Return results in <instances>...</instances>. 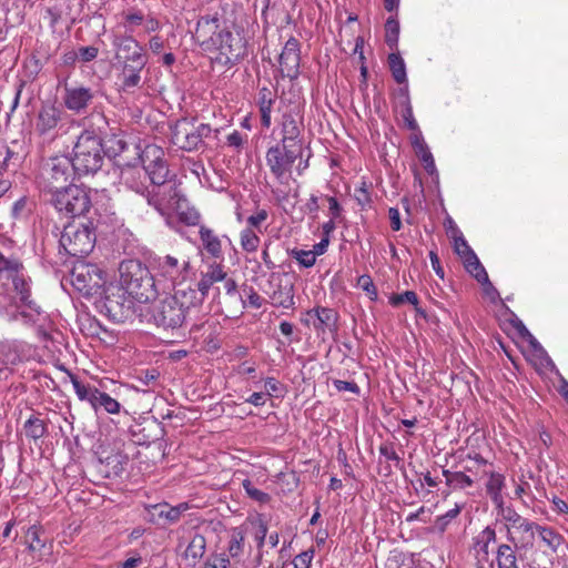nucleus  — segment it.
<instances>
[{
  "instance_id": "nucleus-1",
  "label": "nucleus",
  "mask_w": 568,
  "mask_h": 568,
  "mask_svg": "<svg viewBox=\"0 0 568 568\" xmlns=\"http://www.w3.org/2000/svg\"><path fill=\"white\" fill-rule=\"evenodd\" d=\"M18 314L26 322L36 323L42 312L31 298V280L18 258L6 257L0 252V315L16 320Z\"/></svg>"
},
{
  "instance_id": "nucleus-2",
  "label": "nucleus",
  "mask_w": 568,
  "mask_h": 568,
  "mask_svg": "<svg viewBox=\"0 0 568 568\" xmlns=\"http://www.w3.org/2000/svg\"><path fill=\"white\" fill-rule=\"evenodd\" d=\"M194 39L204 51L217 52L215 61L224 67H233L246 53L243 38L220 29L216 17H202L196 23Z\"/></svg>"
},
{
  "instance_id": "nucleus-3",
  "label": "nucleus",
  "mask_w": 568,
  "mask_h": 568,
  "mask_svg": "<svg viewBox=\"0 0 568 568\" xmlns=\"http://www.w3.org/2000/svg\"><path fill=\"white\" fill-rule=\"evenodd\" d=\"M200 304L201 300L192 286H180L174 294L158 298L141 308V316L159 328L174 331L184 324L189 310Z\"/></svg>"
},
{
  "instance_id": "nucleus-4",
  "label": "nucleus",
  "mask_w": 568,
  "mask_h": 568,
  "mask_svg": "<svg viewBox=\"0 0 568 568\" xmlns=\"http://www.w3.org/2000/svg\"><path fill=\"white\" fill-rule=\"evenodd\" d=\"M144 161L149 172V185L144 195L146 203L164 215L170 210L179 195L176 183L169 179V168L164 159V151L158 145L144 148Z\"/></svg>"
},
{
  "instance_id": "nucleus-5",
  "label": "nucleus",
  "mask_w": 568,
  "mask_h": 568,
  "mask_svg": "<svg viewBox=\"0 0 568 568\" xmlns=\"http://www.w3.org/2000/svg\"><path fill=\"white\" fill-rule=\"evenodd\" d=\"M112 45L116 49V59L121 63V88L129 91L140 87L141 73L148 63L144 48L132 36L114 34Z\"/></svg>"
},
{
  "instance_id": "nucleus-6",
  "label": "nucleus",
  "mask_w": 568,
  "mask_h": 568,
  "mask_svg": "<svg viewBox=\"0 0 568 568\" xmlns=\"http://www.w3.org/2000/svg\"><path fill=\"white\" fill-rule=\"evenodd\" d=\"M120 288L129 297L146 303L156 294L154 277L149 268L139 260H126L119 266Z\"/></svg>"
},
{
  "instance_id": "nucleus-7",
  "label": "nucleus",
  "mask_w": 568,
  "mask_h": 568,
  "mask_svg": "<svg viewBox=\"0 0 568 568\" xmlns=\"http://www.w3.org/2000/svg\"><path fill=\"white\" fill-rule=\"evenodd\" d=\"M104 159L101 138L93 131H83L73 146V171L78 175L95 174L102 168Z\"/></svg>"
},
{
  "instance_id": "nucleus-8",
  "label": "nucleus",
  "mask_w": 568,
  "mask_h": 568,
  "mask_svg": "<svg viewBox=\"0 0 568 568\" xmlns=\"http://www.w3.org/2000/svg\"><path fill=\"white\" fill-rule=\"evenodd\" d=\"M95 241L97 236L92 222H72L64 226L59 244L68 255L81 258L92 252Z\"/></svg>"
},
{
  "instance_id": "nucleus-9",
  "label": "nucleus",
  "mask_w": 568,
  "mask_h": 568,
  "mask_svg": "<svg viewBox=\"0 0 568 568\" xmlns=\"http://www.w3.org/2000/svg\"><path fill=\"white\" fill-rule=\"evenodd\" d=\"M50 202L55 210L67 217L84 215L92 206L90 190L70 184L52 193Z\"/></svg>"
},
{
  "instance_id": "nucleus-10",
  "label": "nucleus",
  "mask_w": 568,
  "mask_h": 568,
  "mask_svg": "<svg viewBox=\"0 0 568 568\" xmlns=\"http://www.w3.org/2000/svg\"><path fill=\"white\" fill-rule=\"evenodd\" d=\"M105 283V274L95 264L81 261L75 263L71 271L72 286L85 297H101Z\"/></svg>"
},
{
  "instance_id": "nucleus-11",
  "label": "nucleus",
  "mask_w": 568,
  "mask_h": 568,
  "mask_svg": "<svg viewBox=\"0 0 568 568\" xmlns=\"http://www.w3.org/2000/svg\"><path fill=\"white\" fill-rule=\"evenodd\" d=\"M70 121L68 114L54 104H44L36 119L34 132L45 141H53L67 132L64 125Z\"/></svg>"
},
{
  "instance_id": "nucleus-12",
  "label": "nucleus",
  "mask_w": 568,
  "mask_h": 568,
  "mask_svg": "<svg viewBox=\"0 0 568 568\" xmlns=\"http://www.w3.org/2000/svg\"><path fill=\"white\" fill-rule=\"evenodd\" d=\"M73 171L72 160L68 156H54L47 161L41 171V183L51 194L67 187Z\"/></svg>"
},
{
  "instance_id": "nucleus-13",
  "label": "nucleus",
  "mask_w": 568,
  "mask_h": 568,
  "mask_svg": "<svg viewBox=\"0 0 568 568\" xmlns=\"http://www.w3.org/2000/svg\"><path fill=\"white\" fill-rule=\"evenodd\" d=\"M303 151L285 144L276 143L266 151L265 160L271 173L277 181L283 182L291 173L297 159H302Z\"/></svg>"
},
{
  "instance_id": "nucleus-14",
  "label": "nucleus",
  "mask_w": 568,
  "mask_h": 568,
  "mask_svg": "<svg viewBox=\"0 0 568 568\" xmlns=\"http://www.w3.org/2000/svg\"><path fill=\"white\" fill-rule=\"evenodd\" d=\"M496 541V530L491 526L485 527L473 538L471 551L476 568H491V560L496 554L494 550Z\"/></svg>"
},
{
  "instance_id": "nucleus-15",
  "label": "nucleus",
  "mask_w": 568,
  "mask_h": 568,
  "mask_svg": "<svg viewBox=\"0 0 568 568\" xmlns=\"http://www.w3.org/2000/svg\"><path fill=\"white\" fill-rule=\"evenodd\" d=\"M63 91L62 101L64 106L75 114L85 113L97 97L94 89L83 84L65 83Z\"/></svg>"
},
{
  "instance_id": "nucleus-16",
  "label": "nucleus",
  "mask_w": 568,
  "mask_h": 568,
  "mask_svg": "<svg viewBox=\"0 0 568 568\" xmlns=\"http://www.w3.org/2000/svg\"><path fill=\"white\" fill-rule=\"evenodd\" d=\"M189 267L186 258L180 260L173 255L159 256L154 260L156 276L170 282L173 286L181 284Z\"/></svg>"
},
{
  "instance_id": "nucleus-17",
  "label": "nucleus",
  "mask_w": 568,
  "mask_h": 568,
  "mask_svg": "<svg viewBox=\"0 0 568 568\" xmlns=\"http://www.w3.org/2000/svg\"><path fill=\"white\" fill-rule=\"evenodd\" d=\"M144 150L141 152L139 159L141 165L139 164H128L121 170V183L128 189L132 190L136 194H140L144 197L149 185L146 184V180L149 179V172L146 171V162L143 159Z\"/></svg>"
},
{
  "instance_id": "nucleus-18",
  "label": "nucleus",
  "mask_w": 568,
  "mask_h": 568,
  "mask_svg": "<svg viewBox=\"0 0 568 568\" xmlns=\"http://www.w3.org/2000/svg\"><path fill=\"white\" fill-rule=\"evenodd\" d=\"M300 42L297 39L291 37L281 54H280V65H281V73L283 77H287L291 80H294L300 74Z\"/></svg>"
},
{
  "instance_id": "nucleus-19",
  "label": "nucleus",
  "mask_w": 568,
  "mask_h": 568,
  "mask_svg": "<svg viewBox=\"0 0 568 568\" xmlns=\"http://www.w3.org/2000/svg\"><path fill=\"white\" fill-rule=\"evenodd\" d=\"M302 130L303 123L297 114L292 112L284 113L281 122L282 139L278 143L304 151L303 140L301 138Z\"/></svg>"
},
{
  "instance_id": "nucleus-20",
  "label": "nucleus",
  "mask_w": 568,
  "mask_h": 568,
  "mask_svg": "<svg viewBox=\"0 0 568 568\" xmlns=\"http://www.w3.org/2000/svg\"><path fill=\"white\" fill-rule=\"evenodd\" d=\"M173 144L185 151H194L201 146L195 125L186 120L179 121L171 135Z\"/></svg>"
},
{
  "instance_id": "nucleus-21",
  "label": "nucleus",
  "mask_w": 568,
  "mask_h": 568,
  "mask_svg": "<svg viewBox=\"0 0 568 568\" xmlns=\"http://www.w3.org/2000/svg\"><path fill=\"white\" fill-rule=\"evenodd\" d=\"M28 344L21 341L0 342V365L8 367L13 374V366L20 363L28 352Z\"/></svg>"
},
{
  "instance_id": "nucleus-22",
  "label": "nucleus",
  "mask_w": 568,
  "mask_h": 568,
  "mask_svg": "<svg viewBox=\"0 0 568 568\" xmlns=\"http://www.w3.org/2000/svg\"><path fill=\"white\" fill-rule=\"evenodd\" d=\"M305 315L314 318L312 326L318 333H334L337 331L338 313L333 308L316 306L306 311Z\"/></svg>"
},
{
  "instance_id": "nucleus-23",
  "label": "nucleus",
  "mask_w": 568,
  "mask_h": 568,
  "mask_svg": "<svg viewBox=\"0 0 568 568\" xmlns=\"http://www.w3.org/2000/svg\"><path fill=\"white\" fill-rule=\"evenodd\" d=\"M494 508L497 518L505 525L507 541L518 547L517 537L514 535L513 529L524 517L511 505L506 504V501Z\"/></svg>"
},
{
  "instance_id": "nucleus-24",
  "label": "nucleus",
  "mask_w": 568,
  "mask_h": 568,
  "mask_svg": "<svg viewBox=\"0 0 568 568\" xmlns=\"http://www.w3.org/2000/svg\"><path fill=\"white\" fill-rule=\"evenodd\" d=\"M23 544L27 549L33 555L37 560H42L43 549L45 548L47 540L44 538V530L40 525H32L24 531Z\"/></svg>"
},
{
  "instance_id": "nucleus-25",
  "label": "nucleus",
  "mask_w": 568,
  "mask_h": 568,
  "mask_svg": "<svg viewBox=\"0 0 568 568\" xmlns=\"http://www.w3.org/2000/svg\"><path fill=\"white\" fill-rule=\"evenodd\" d=\"M24 436L36 444L48 435V424L41 413L31 414L23 423Z\"/></svg>"
},
{
  "instance_id": "nucleus-26",
  "label": "nucleus",
  "mask_w": 568,
  "mask_h": 568,
  "mask_svg": "<svg viewBox=\"0 0 568 568\" xmlns=\"http://www.w3.org/2000/svg\"><path fill=\"white\" fill-rule=\"evenodd\" d=\"M199 235L204 252L214 260H223L222 242L215 232L205 225H201Z\"/></svg>"
},
{
  "instance_id": "nucleus-27",
  "label": "nucleus",
  "mask_w": 568,
  "mask_h": 568,
  "mask_svg": "<svg viewBox=\"0 0 568 568\" xmlns=\"http://www.w3.org/2000/svg\"><path fill=\"white\" fill-rule=\"evenodd\" d=\"M488 476V480L485 485L486 493L490 498L494 507L505 503L503 490L506 486V478L503 474L497 471H484Z\"/></svg>"
},
{
  "instance_id": "nucleus-28",
  "label": "nucleus",
  "mask_w": 568,
  "mask_h": 568,
  "mask_svg": "<svg viewBox=\"0 0 568 568\" xmlns=\"http://www.w3.org/2000/svg\"><path fill=\"white\" fill-rule=\"evenodd\" d=\"M276 101V94L268 88L263 87L258 90L257 105L261 114L262 126L268 129L272 124V111Z\"/></svg>"
},
{
  "instance_id": "nucleus-29",
  "label": "nucleus",
  "mask_w": 568,
  "mask_h": 568,
  "mask_svg": "<svg viewBox=\"0 0 568 568\" xmlns=\"http://www.w3.org/2000/svg\"><path fill=\"white\" fill-rule=\"evenodd\" d=\"M518 549L510 542L500 544L496 548L495 557H493L491 568H518L516 557Z\"/></svg>"
},
{
  "instance_id": "nucleus-30",
  "label": "nucleus",
  "mask_w": 568,
  "mask_h": 568,
  "mask_svg": "<svg viewBox=\"0 0 568 568\" xmlns=\"http://www.w3.org/2000/svg\"><path fill=\"white\" fill-rule=\"evenodd\" d=\"M270 300L273 306L282 308H294V286L291 283H280L271 293Z\"/></svg>"
},
{
  "instance_id": "nucleus-31",
  "label": "nucleus",
  "mask_w": 568,
  "mask_h": 568,
  "mask_svg": "<svg viewBox=\"0 0 568 568\" xmlns=\"http://www.w3.org/2000/svg\"><path fill=\"white\" fill-rule=\"evenodd\" d=\"M537 527L538 524L528 520L525 517L521 518V520L514 527V529H517L518 531L521 532V536L517 538V548H527L534 545Z\"/></svg>"
},
{
  "instance_id": "nucleus-32",
  "label": "nucleus",
  "mask_w": 568,
  "mask_h": 568,
  "mask_svg": "<svg viewBox=\"0 0 568 568\" xmlns=\"http://www.w3.org/2000/svg\"><path fill=\"white\" fill-rule=\"evenodd\" d=\"M465 270L474 276L480 284H488L490 286V282L488 278V274L477 257L476 253H470L469 256L463 260Z\"/></svg>"
},
{
  "instance_id": "nucleus-33",
  "label": "nucleus",
  "mask_w": 568,
  "mask_h": 568,
  "mask_svg": "<svg viewBox=\"0 0 568 568\" xmlns=\"http://www.w3.org/2000/svg\"><path fill=\"white\" fill-rule=\"evenodd\" d=\"M131 305L121 304L114 296L106 295L103 308L105 313L115 322H122L130 314Z\"/></svg>"
},
{
  "instance_id": "nucleus-34",
  "label": "nucleus",
  "mask_w": 568,
  "mask_h": 568,
  "mask_svg": "<svg viewBox=\"0 0 568 568\" xmlns=\"http://www.w3.org/2000/svg\"><path fill=\"white\" fill-rule=\"evenodd\" d=\"M92 408L95 413L104 410L108 414H119L121 410V404L109 394L98 390L97 399L92 404Z\"/></svg>"
},
{
  "instance_id": "nucleus-35",
  "label": "nucleus",
  "mask_w": 568,
  "mask_h": 568,
  "mask_svg": "<svg viewBox=\"0 0 568 568\" xmlns=\"http://www.w3.org/2000/svg\"><path fill=\"white\" fill-rule=\"evenodd\" d=\"M413 145H414L417 156L424 163L425 171L429 175L435 174L437 171H436L434 156H433L432 152L429 151V148L427 146L425 141L423 139L416 138Z\"/></svg>"
},
{
  "instance_id": "nucleus-36",
  "label": "nucleus",
  "mask_w": 568,
  "mask_h": 568,
  "mask_svg": "<svg viewBox=\"0 0 568 568\" xmlns=\"http://www.w3.org/2000/svg\"><path fill=\"white\" fill-rule=\"evenodd\" d=\"M70 378L78 398L82 402H88L92 406L99 389L90 384L80 382L74 375H71Z\"/></svg>"
},
{
  "instance_id": "nucleus-37",
  "label": "nucleus",
  "mask_w": 568,
  "mask_h": 568,
  "mask_svg": "<svg viewBox=\"0 0 568 568\" xmlns=\"http://www.w3.org/2000/svg\"><path fill=\"white\" fill-rule=\"evenodd\" d=\"M388 64L394 80L399 84L406 83V65L397 50L388 55Z\"/></svg>"
},
{
  "instance_id": "nucleus-38",
  "label": "nucleus",
  "mask_w": 568,
  "mask_h": 568,
  "mask_svg": "<svg viewBox=\"0 0 568 568\" xmlns=\"http://www.w3.org/2000/svg\"><path fill=\"white\" fill-rule=\"evenodd\" d=\"M19 155L11 151L8 145L0 143V176L4 172L14 171L19 165Z\"/></svg>"
},
{
  "instance_id": "nucleus-39",
  "label": "nucleus",
  "mask_w": 568,
  "mask_h": 568,
  "mask_svg": "<svg viewBox=\"0 0 568 568\" xmlns=\"http://www.w3.org/2000/svg\"><path fill=\"white\" fill-rule=\"evenodd\" d=\"M536 532L539 535L541 541L552 551H556L564 542L562 536L550 527L538 525Z\"/></svg>"
},
{
  "instance_id": "nucleus-40",
  "label": "nucleus",
  "mask_w": 568,
  "mask_h": 568,
  "mask_svg": "<svg viewBox=\"0 0 568 568\" xmlns=\"http://www.w3.org/2000/svg\"><path fill=\"white\" fill-rule=\"evenodd\" d=\"M399 22L396 17H389L385 23V42L392 51L398 50Z\"/></svg>"
},
{
  "instance_id": "nucleus-41",
  "label": "nucleus",
  "mask_w": 568,
  "mask_h": 568,
  "mask_svg": "<svg viewBox=\"0 0 568 568\" xmlns=\"http://www.w3.org/2000/svg\"><path fill=\"white\" fill-rule=\"evenodd\" d=\"M245 536L241 528H234L231 532L227 551L230 557L239 558L243 554Z\"/></svg>"
},
{
  "instance_id": "nucleus-42",
  "label": "nucleus",
  "mask_w": 568,
  "mask_h": 568,
  "mask_svg": "<svg viewBox=\"0 0 568 568\" xmlns=\"http://www.w3.org/2000/svg\"><path fill=\"white\" fill-rule=\"evenodd\" d=\"M465 503H456L455 507L447 510L444 515L437 516L435 519V528L439 532L446 531L449 524L462 513L465 508Z\"/></svg>"
},
{
  "instance_id": "nucleus-43",
  "label": "nucleus",
  "mask_w": 568,
  "mask_h": 568,
  "mask_svg": "<svg viewBox=\"0 0 568 568\" xmlns=\"http://www.w3.org/2000/svg\"><path fill=\"white\" fill-rule=\"evenodd\" d=\"M206 549V540L204 536L195 534L185 549V557L197 560L203 557Z\"/></svg>"
},
{
  "instance_id": "nucleus-44",
  "label": "nucleus",
  "mask_w": 568,
  "mask_h": 568,
  "mask_svg": "<svg viewBox=\"0 0 568 568\" xmlns=\"http://www.w3.org/2000/svg\"><path fill=\"white\" fill-rule=\"evenodd\" d=\"M240 241L242 248L247 253L256 252L261 243L260 236L251 227L242 230Z\"/></svg>"
},
{
  "instance_id": "nucleus-45",
  "label": "nucleus",
  "mask_w": 568,
  "mask_h": 568,
  "mask_svg": "<svg viewBox=\"0 0 568 568\" xmlns=\"http://www.w3.org/2000/svg\"><path fill=\"white\" fill-rule=\"evenodd\" d=\"M242 486L251 499H253L260 504H267L271 500V496L267 493H264V491L257 489L256 487H254L251 480L245 479L242 483Z\"/></svg>"
},
{
  "instance_id": "nucleus-46",
  "label": "nucleus",
  "mask_w": 568,
  "mask_h": 568,
  "mask_svg": "<svg viewBox=\"0 0 568 568\" xmlns=\"http://www.w3.org/2000/svg\"><path fill=\"white\" fill-rule=\"evenodd\" d=\"M290 255L295 258L298 264L303 267H312L315 262H316V256L314 255V253L311 251H304V250H297V248H293L292 251H290Z\"/></svg>"
},
{
  "instance_id": "nucleus-47",
  "label": "nucleus",
  "mask_w": 568,
  "mask_h": 568,
  "mask_svg": "<svg viewBox=\"0 0 568 568\" xmlns=\"http://www.w3.org/2000/svg\"><path fill=\"white\" fill-rule=\"evenodd\" d=\"M354 199L363 209L371 205L372 197L369 193V185L365 181H362L361 184L355 187Z\"/></svg>"
},
{
  "instance_id": "nucleus-48",
  "label": "nucleus",
  "mask_w": 568,
  "mask_h": 568,
  "mask_svg": "<svg viewBox=\"0 0 568 568\" xmlns=\"http://www.w3.org/2000/svg\"><path fill=\"white\" fill-rule=\"evenodd\" d=\"M473 485L474 480L464 471H455V475H453L452 479L449 480V487L453 489H465L471 487Z\"/></svg>"
},
{
  "instance_id": "nucleus-49",
  "label": "nucleus",
  "mask_w": 568,
  "mask_h": 568,
  "mask_svg": "<svg viewBox=\"0 0 568 568\" xmlns=\"http://www.w3.org/2000/svg\"><path fill=\"white\" fill-rule=\"evenodd\" d=\"M454 251L462 260L475 253L462 234L454 237Z\"/></svg>"
},
{
  "instance_id": "nucleus-50",
  "label": "nucleus",
  "mask_w": 568,
  "mask_h": 568,
  "mask_svg": "<svg viewBox=\"0 0 568 568\" xmlns=\"http://www.w3.org/2000/svg\"><path fill=\"white\" fill-rule=\"evenodd\" d=\"M405 302L416 306L418 304V297L416 293L413 291H406L403 294H395L389 298V303L393 306H398Z\"/></svg>"
},
{
  "instance_id": "nucleus-51",
  "label": "nucleus",
  "mask_w": 568,
  "mask_h": 568,
  "mask_svg": "<svg viewBox=\"0 0 568 568\" xmlns=\"http://www.w3.org/2000/svg\"><path fill=\"white\" fill-rule=\"evenodd\" d=\"M357 286L365 291L367 294H369L371 300L377 298V290L369 275H361L357 280Z\"/></svg>"
},
{
  "instance_id": "nucleus-52",
  "label": "nucleus",
  "mask_w": 568,
  "mask_h": 568,
  "mask_svg": "<svg viewBox=\"0 0 568 568\" xmlns=\"http://www.w3.org/2000/svg\"><path fill=\"white\" fill-rule=\"evenodd\" d=\"M230 558L225 554H215L207 558L204 568H229Z\"/></svg>"
},
{
  "instance_id": "nucleus-53",
  "label": "nucleus",
  "mask_w": 568,
  "mask_h": 568,
  "mask_svg": "<svg viewBox=\"0 0 568 568\" xmlns=\"http://www.w3.org/2000/svg\"><path fill=\"white\" fill-rule=\"evenodd\" d=\"M180 220L185 223L186 225H197L201 220V215L194 207L187 209L185 211L179 212Z\"/></svg>"
},
{
  "instance_id": "nucleus-54",
  "label": "nucleus",
  "mask_w": 568,
  "mask_h": 568,
  "mask_svg": "<svg viewBox=\"0 0 568 568\" xmlns=\"http://www.w3.org/2000/svg\"><path fill=\"white\" fill-rule=\"evenodd\" d=\"M268 213L266 210H258L255 214L247 217V227L256 229L261 232V225L267 220Z\"/></svg>"
},
{
  "instance_id": "nucleus-55",
  "label": "nucleus",
  "mask_w": 568,
  "mask_h": 568,
  "mask_svg": "<svg viewBox=\"0 0 568 568\" xmlns=\"http://www.w3.org/2000/svg\"><path fill=\"white\" fill-rule=\"evenodd\" d=\"M265 393L268 397H272L274 394L283 393L284 386L277 381L275 377H266L263 379Z\"/></svg>"
},
{
  "instance_id": "nucleus-56",
  "label": "nucleus",
  "mask_w": 568,
  "mask_h": 568,
  "mask_svg": "<svg viewBox=\"0 0 568 568\" xmlns=\"http://www.w3.org/2000/svg\"><path fill=\"white\" fill-rule=\"evenodd\" d=\"M213 284L214 283L205 274H202L200 281L196 284V288H194L197 293V298L201 300V303L207 296L209 291Z\"/></svg>"
},
{
  "instance_id": "nucleus-57",
  "label": "nucleus",
  "mask_w": 568,
  "mask_h": 568,
  "mask_svg": "<svg viewBox=\"0 0 568 568\" xmlns=\"http://www.w3.org/2000/svg\"><path fill=\"white\" fill-rule=\"evenodd\" d=\"M159 517L174 524L180 520L179 509H175L174 506L163 505L159 511Z\"/></svg>"
},
{
  "instance_id": "nucleus-58",
  "label": "nucleus",
  "mask_w": 568,
  "mask_h": 568,
  "mask_svg": "<svg viewBox=\"0 0 568 568\" xmlns=\"http://www.w3.org/2000/svg\"><path fill=\"white\" fill-rule=\"evenodd\" d=\"M213 283L225 280L226 273L221 264H212L206 273H204Z\"/></svg>"
},
{
  "instance_id": "nucleus-59",
  "label": "nucleus",
  "mask_w": 568,
  "mask_h": 568,
  "mask_svg": "<svg viewBox=\"0 0 568 568\" xmlns=\"http://www.w3.org/2000/svg\"><path fill=\"white\" fill-rule=\"evenodd\" d=\"M313 559V550L303 551L293 559L294 568H310Z\"/></svg>"
},
{
  "instance_id": "nucleus-60",
  "label": "nucleus",
  "mask_w": 568,
  "mask_h": 568,
  "mask_svg": "<svg viewBox=\"0 0 568 568\" xmlns=\"http://www.w3.org/2000/svg\"><path fill=\"white\" fill-rule=\"evenodd\" d=\"M524 339H526L530 347L532 348V351L539 356V357H545L547 358V361L550 363V358L548 357L545 348L541 346V344L536 339V337L529 332L528 335H525L523 337Z\"/></svg>"
},
{
  "instance_id": "nucleus-61",
  "label": "nucleus",
  "mask_w": 568,
  "mask_h": 568,
  "mask_svg": "<svg viewBox=\"0 0 568 568\" xmlns=\"http://www.w3.org/2000/svg\"><path fill=\"white\" fill-rule=\"evenodd\" d=\"M99 49L93 45L81 47L78 51V57L83 62H90L98 57Z\"/></svg>"
},
{
  "instance_id": "nucleus-62",
  "label": "nucleus",
  "mask_w": 568,
  "mask_h": 568,
  "mask_svg": "<svg viewBox=\"0 0 568 568\" xmlns=\"http://www.w3.org/2000/svg\"><path fill=\"white\" fill-rule=\"evenodd\" d=\"M159 376H160V373L158 371L151 369V371L141 372L138 379L143 385L151 387L156 383Z\"/></svg>"
},
{
  "instance_id": "nucleus-63",
  "label": "nucleus",
  "mask_w": 568,
  "mask_h": 568,
  "mask_svg": "<svg viewBox=\"0 0 568 568\" xmlns=\"http://www.w3.org/2000/svg\"><path fill=\"white\" fill-rule=\"evenodd\" d=\"M333 385L338 392H351L354 394L359 393V386L354 382L335 379Z\"/></svg>"
},
{
  "instance_id": "nucleus-64",
  "label": "nucleus",
  "mask_w": 568,
  "mask_h": 568,
  "mask_svg": "<svg viewBox=\"0 0 568 568\" xmlns=\"http://www.w3.org/2000/svg\"><path fill=\"white\" fill-rule=\"evenodd\" d=\"M124 20L130 26H140L144 21V14L141 10H129L124 13Z\"/></svg>"
}]
</instances>
